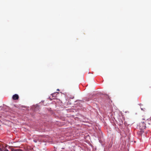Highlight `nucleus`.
I'll list each match as a JSON object with an SVG mask.
<instances>
[{
	"mask_svg": "<svg viewBox=\"0 0 151 151\" xmlns=\"http://www.w3.org/2000/svg\"><path fill=\"white\" fill-rule=\"evenodd\" d=\"M34 141L35 142H37V141H36V140H34Z\"/></svg>",
	"mask_w": 151,
	"mask_h": 151,
	"instance_id": "423d86ee",
	"label": "nucleus"
},
{
	"mask_svg": "<svg viewBox=\"0 0 151 151\" xmlns=\"http://www.w3.org/2000/svg\"><path fill=\"white\" fill-rule=\"evenodd\" d=\"M29 151H34L33 149L30 150Z\"/></svg>",
	"mask_w": 151,
	"mask_h": 151,
	"instance_id": "39448f33",
	"label": "nucleus"
},
{
	"mask_svg": "<svg viewBox=\"0 0 151 151\" xmlns=\"http://www.w3.org/2000/svg\"><path fill=\"white\" fill-rule=\"evenodd\" d=\"M141 109H142V110H143V109L141 108Z\"/></svg>",
	"mask_w": 151,
	"mask_h": 151,
	"instance_id": "9d476101",
	"label": "nucleus"
},
{
	"mask_svg": "<svg viewBox=\"0 0 151 151\" xmlns=\"http://www.w3.org/2000/svg\"><path fill=\"white\" fill-rule=\"evenodd\" d=\"M57 90V91H59V89H58Z\"/></svg>",
	"mask_w": 151,
	"mask_h": 151,
	"instance_id": "1a4fd4ad",
	"label": "nucleus"
},
{
	"mask_svg": "<svg viewBox=\"0 0 151 151\" xmlns=\"http://www.w3.org/2000/svg\"><path fill=\"white\" fill-rule=\"evenodd\" d=\"M55 93H53V94H52V95H54V94Z\"/></svg>",
	"mask_w": 151,
	"mask_h": 151,
	"instance_id": "6e6552de",
	"label": "nucleus"
},
{
	"mask_svg": "<svg viewBox=\"0 0 151 151\" xmlns=\"http://www.w3.org/2000/svg\"><path fill=\"white\" fill-rule=\"evenodd\" d=\"M5 151H9L8 150H7V149H5Z\"/></svg>",
	"mask_w": 151,
	"mask_h": 151,
	"instance_id": "0eeeda50",
	"label": "nucleus"
},
{
	"mask_svg": "<svg viewBox=\"0 0 151 151\" xmlns=\"http://www.w3.org/2000/svg\"><path fill=\"white\" fill-rule=\"evenodd\" d=\"M140 127L141 129H145L146 127V124L144 122H142L140 124Z\"/></svg>",
	"mask_w": 151,
	"mask_h": 151,
	"instance_id": "f257e3e1",
	"label": "nucleus"
},
{
	"mask_svg": "<svg viewBox=\"0 0 151 151\" xmlns=\"http://www.w3.org/2000/svg\"><path fill=\"white\" fill-rule=\"evenodd\" d=\"M143 119V120H145V119Z\"/></svg>",
	"mask_w": 151,
	"mask_h": 151,
	"instance_id": "9b49d317",
	"label": "nucleus"
},
{
	"mask_svg": "<svg viewBox=\"0 0 151 151\" xmlns=\"http://www.w3.org/2000/svg\"><path fill=\"white\" fill-rule=\"evenodd\" d=\"M146 123H147L149 124H151V119H147L145 121Z\"/></svg>",
	"mask_w": 151,
	"mask_h": 151,
	"instance_id": "7ed1b4c3",
	"label": "nucleus"
},
{
	"mask_svg": "<svg viewBox=\"0 0 151 151\" xmlns=\"http://www.w3.org/2000/svg\"><path fill=\"white\" fill-rule=\"evenodd\" d=\"M22 150L20 149H12V151H22Z\"/></svg>",
	"mask_w": 151,
	"mask_h": 151,
	"instance_id": "20e7f679",
	"label": "nucleus"
},
{
	"mask_svg": "<svg viewBox=\"0 0 151 151\" xmlns=\"http://www.w3.org/2000/svg\"><path fill=\"white\" fill-rule=\"evenodd\" d=\"M19 96L17 94H15L12 96V99L14 100H17L19 99Z\"/></svg>",
	"mask_w": 151,
	"mask_h": 151,
	"instance_id": "f03ea898",
	"label": "nucleus"
}]
</instances>
